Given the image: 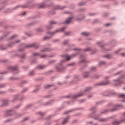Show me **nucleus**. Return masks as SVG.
Returning a JSON list of instances; mask_svg holds the SVG:
<instances>
[{"instance_id": "1", "label": "nucleus", "mask_w": 125, "mask_h": 125, "mask_svg": "<svg viewBox=\"0 0 125 125\" xmlns=\"http://www.w3.org/2000/svg\"><path fill=\"white\" fill-rule=\"evenodd\" d=\"M65 30V27H62L61 29H57L54 32L50 34L51 36H53V34H55L56 33H59V32H62V31H64Z\"/></svg>"}, {"instance_id": "2", "label": "nucleus", "mask_w": 125, "mask_h": 125, "mask_svg": "<svg viewBox=\"0 0 125 125\" xmlns=\"http://www.w3.org/2000/svg\"><path fill=\"white\" fill-rule=\"evenodd\" d=\"M72 20H73V18H69L67 19L65 21V24H69L71 23V22H72Z\"/></svg>"}, {"instance_id": "3", "label": "nucleus", "mask_w": 125, "mask_h": 125, "mask_svg": "<svg viewBox=\"0 0 125 125\" xmlns=\"http://www.w3.org/2000/svg\"><path fill=\"white\" fill-rule=\"evenodd\" d=\"M16 70H17V68L16 67L11 66L9 67V72H11V71H16Z\"/></svg>"}, {"instance_id": "4", "label": "nucleus", "mask_w": 125, "mask_h": 125, "mask_svg": "<svg viewBox=\"0 0 125 125\" xmlns=\"http://www.w3.org/2000/svg\"><path fill=\"white\" fill-rule=\"evenodd\" d=\"M32 46H34V47H35V48H37L38 47V44L35 43V44H31L29 46H27V47H32Z\"/></svg>"}, {"instance_id": "5", "label": "nucleus", "mask_w": 125, "mask_h": 125, "mask_svg": "<svg viewBox=\"0 0 125 125\" xmlns=\"http://www.w3.org/2000/svg\"><path fill=\"white\" fill-rule=\"evenodd\" d=\"M89 76V73L88 72H84L83 73V77L84 78H87Z\"/></svg>"}, {"instance_id": "6", "label": "nucleus", "mask_w": 125, "mask_h": 125, "mask_svg": "<svg viewBox=\"0 0 125 125\" xmlns=\"http://www.w3.org/2000/svg\"><path fill=\"white\" fill-rule=\"evenodd\" d=\"M69 119V117H67V118L65 119L62 122V125H65L67 122H68V119Z\"/></svg>"}, {"instance_id": "7", "label": "nucleus", "mask_w": 125, "mask_h": 125, "mask_svg": "<svg viewBox=\"0 0 125 125\" xmlns=\"http://www.w3.org/2000/svg\"><path fill=\"white\" fill-rule=\"evenodd\" d=\"M123 78L124 77H121L119 78V79L117 80V83H122V81H123Z\"/></svg>"}, {"instance_id": "8", "label": "nucleus", "mask_w": 125, "mask_h": 125, "mask_svg": "<svg viewBox=\"0 0 125 125\" xmlns=\"http://www.w3.org/2000/svg\"><path fill=\"white\" fill-rule=\"evenodd\" d=\"M82 36H88L89 35V33L87 32H83L82 33Z\"/></svg>"}, {"instance_id": "9", "label": "nucleus", "mask_w": 125, "mask_h": 125, "mask_svg": "<svg viewBox=\"0 0 125 125\" xmlns=\"http://www.w3.org/2000/svg\"><path fill=\"white\" fill-rule=\"evenodd\" d=\"M53 24H57V22L54 21H50V24L52 25Z\"/></svg>"}, {"instance_id": "10", "label": "nucleus", "mask_w": 125, "mask_h": 125, "mask_svg": "<svg viewBox=\"0 0 125 125\" xmlns=\"http://www.w3.org/2000/svg\"><path fill=\"white\" fill-rule=\"evenodd\" d=\"M38 68L39 69H43V68H44V66H42V65H39V66H38Z\"/></svg>"}, {"instance_id": "11", "label": "nucleus", "mask_w": 125, "mask_h": 125, "mask_svg": "<svg viewBox=\"0 0 125 125\" xmlns=\"http://www.w3.org/2000/svg\"><path fill=\"white\" fill-rule=\"evenodd\" d=\"M83 93L79 94L78 95L75 97V98H77V97H79L80 96H83Z\"/></svg>"}, {"instance_id": "12", "label": "nucleus", "mask_w": 125, "mask_h": 125, "mask_svg": "<svg viewBox=\"0 0 125 125\" xmlns=\"http://www.w3.org/2000/svg\"><path fill=\"white\" fill-rule=\"evenodd\" d=\"M66 58L67 59V61H69V60H70V59H71V56H66Z\"/></svg>"}, {"instance_id": "13", "label": "nucleus", "mask_w": 125, "mask_h": 125, "mask_svg": "<svg viewBox=\"0 0 125 125\" xmlns=\"http://www.w3.org/2000/svg\"><path fill=\"white\" fill-rule=\"evenodd\" d=\"M29 75L30 76H33V75H35V73L34 72V71H31Z\"/></svg>"}, {"instance_id": "14", "label": "nucleus", "mask_w": 125, "mask_h": 125, "mask_svg": "<svg viewBox=\"0 0 125 125\" xmlns=\"http://www.w3.org/2000/svg\"><path fill=\"white\" fill-rule=\"evenodd\" d=\"M37 32H42V29H41V28H39V29H37Z\"/></svg>"}, {"instance_id": "15", "label": "nucleus", "mask_w": 125, "mask_h": 125, "mask_svg": "<svg viewBox=\"0 0 125 125\" xmlns=\"http://www.w3.org/2000/svg\"><path fill=\"white\" fill-rule=\"evenodd\" d=\"M40 7L41 8H43V7H44V4H41V5H40Z\"/></svg>"}, {"instance_id": "16", "label": "nucleus", "mask_w": 125, "mask_h": 125, "mask_svg": "<svg viewBox=\"0 0 125 125\" xmlns=\"http://www.w3.org/2000/svg\"><path fill=\"white\" fill-rule=\"evenodd\" d=\"M91 89V88H90V87H88V88H87L85 90V91H88V90H90Z\"/></svg>"}, {"instance_id": "17", "label": "nucleus", "mask_w": 125, "mask_h": 125, "mask_svg": "<svg viewBox=\"0 0 125 125\" xmlns=\"http://www.w3.org/2000/svg\"><path fill=\"white\" fill-rule=\"evenodd\" d=\"M90 50V48H87L85 49V51H89Z\"/></svg>"}, {"instance_id": "18", "label": "nucleus", "mask_w": 125, "mask_h": 125, "mask_svg": "<svg viewBox=\"0 0 125 125\" xmlns=\"http://www.w3.org/2000/svg\"><path fill=\"white\" fill-rule=\"evenodd\" d=\"M120 97H122V98L125 99V96L124 94L120 95Z\"/></svg>"}, {"instance_id": "19", "label": "nucleus", "mask_w": 125, "mask_h": 125, "mask_svg": "<svg viewBox=\"0 0 125 125\" xmlns=\"http://www.w3.org/2000/svg\"><path fill=\"white\" fill-rule=\"evenodd\" d=\"M119 124H120V122L118 121H115L114 122V125H119Z\"/></svg>"}, {"instance_id": "20", "label": "nucleus", "mask_w": 125, "mask_h": 125, "mask_svg": "<svg viewBox=\"0 0 125 125\" xmlns=\"http://www.w3.org/2000/svg\"><path fill=\"white\" fill-rule=\"evenodd\" d=\"M69 42L68 41H65L63 42L64 44H67V43Z\"/></svg>"}, {"instance_id": "21", "label": "nucleus", "mask_w": 125, "mask_h": 125, "mask_svg": "<svg viewBox=\"0 0 125 125\" xmlns=\"http://www.w3.org/2000/svg\"><path fill=\"white\" fill-rule=\"evenodd\" d=\"M34 56H37V55H39V53H33Z\"/></svg>"}, {"instance_id": "22", "label": "nucleus", "mask_w": 125, "mask_h": 125, "mask_svg": "<svg viewBox=\"0 0 125 125\" xmlns=\"http://www.w3.org/2000/svg\"><path fill=\"white\" fill-rule=\"evenodd\" d=\"M21 58H22V59H24V58H25V55H22L21 56Z\"/></svg>"}, {"instance_id": "23", "label": "nucleus", "mask_w": 125, "mask_h": 125, "mask_svg": "<svg viewBox=\"0 0 125 125\" xmlns=\"http://www.w3.org/2000/svg\"><path fill=\"white\" fill-rule=\"evenodd\" d=\"M96 68L95 67H91V71H94L95 70Z\"/></svg>"}, {"instance_id": "24", "label": "nucleus", "mask_w": 125, "mask_h": 125, "mask_svg": "<svg viewBox=\"0 0 125 125\" xmlns=\"http://www.w3.org/2000/svg\"><path fill=\"white\" fill-rule=\"evenodd\" d=\"M8 102L7 101H6L5 102L4 105H7V104H8Z\"/></svg>"}, {"instance_id": "25", "label": "nucleus", "mask_w": 125, "mask_h": 125, "mask_svg": "<svg viewBox=\"0 0 125 125\" xmlns=\"http://www.w3.org/2000/svg\"><path fill=\"white\" fill-rule=\"evenodd\" d=\"M16 37V35H14L12 36L11 39H14V38H15Z\"/></svg>"}, {"instance_id": "26", "label": "nucleus", "mask_w": 125, "mask_h": 125, "mask_svg": "<svg viewBox=\"0 0 125 125\" xmlns=\"http://www.w3.org/2000/svg\"><path fill=\"white\" fill-rule=\"evenodd\" d=\"M109 25H111L110 23H106L105 24V26H109Z\"/></svg>"}, {"instance_id": "27", "label": "nucleus", "mask_w": 125, "mask_h": 125, "mask_svg": "<svg viewBox=\"0 0 125 125\" xmlns=\"http://www.w3.org/2000/svg\"><path fill=\"white\" fill-rule=\"evenodd\" d=\"M47 39H50V37H44V40H47Z\"/></svg>"}, {"instance_id": "28", "label": "nucleus", "mask_w": 125, "mask_h": 125, "mask_svg": "<svg viewBox=\"0 0 125 125\" xmlns=\"http://www.w3.org/2000/svg\"><path fill=\"white\" fill-rule=\"evenodd\" d=\"M108 83H109V82H107L106 83H103V84L106 85V84H108Z\"/></svg>"}, {"instance_id": "29", "label": "nucleus", "mask_w": 125, "mask_h": 125, "mask_svg": "<svg viewBox=\"0 0 125 125\" xmlns=\"http://www.w3.org/2000/svg\"><path fill=\"white\" fill-rule=\"evenodd\" d=\"M46 56V55H42V58H44V57H45Z\"/></svg>"}, {"instance_id": "30", "label": "nucleus", "mask_w": 125, "mask_h": 125, "mask_svg": "<svg viewBox=\"0 0 125 125\" xmlns=\"http://www.w3.org/2000/svg\"><path fill=\"white\" fill-rule=\"evenodd\" d=\"M49 51L48 49H46V50H42V51Z\"/></svg>"}, {"instance_id": "31", "label": "nucleus", "mask_w": 125, "mask_h": 125, "mask_svg": "<svg viewBox=\"0 0 125 125\" xmlns=\"http://www.w3.org/2000/svg\"><path fill=\"white\" fill-rule=\"evenodd\" d=\"M66 35H67V36H69V35H70V32H67L66 33Z\"/></svg>"}, {"instance_id": "32", "label": "nucleus", "mask_w": 125, "mask_h": 125, "mask_svg": "<svg viewBox=\"0 0 125 125\" xmlns=\"http://www.w3.org/2000/svg\"><path fill=\"white\" fill-rule=\"evenodd\" d=\"M99 77L98 75H97L96 77H95V79H98Z\"/></svg>"}, {"instance_id": "33", "label": "nucleus", "mask_w": 125, "mask_h": 125, "mask_svg": "<svg viewBox=\"0 0 125 125\" xmlns=\"http://www.w3.org/2000/svg\"><path fill=\"white\" fill-rule=\"evenodd\" d=\"M105 121V119H102L100 120L101 122H104Z\"/></svg>"}, {"instance_id": "34", "label": "nucleus", "mask_w": 125, "mask_h": 125, "mask_svg": "<svg viewBox=\"0 0 125 125\" xmlns=\"http://www.w3.org/2000/svg\"><path fill=\"white\" fill-rule=\"evenodd\" d=\"M69 112H71V111H67V112H65L64 113V114H68V113H69Z\"/></svg>"}, {"instance_id": "35", "label": "nucleus", "mask_w": 125, "mask_h": 125, "mask_svg": "<svg viewBox=\"0 0 125 125\" xmlns=\"http://www.w3.org/2000/svg\"><path fill=\"white\" fill-rule=\"evenodd\" d=\"M26 14V12H23V13L22 14L23 15H25Z\"/></svg>"}, {"instance_id": "36", "label": "nucleus", "mask_w": 125, "mask_h": 125, "mask_svg": "<svg viewBox=\"0 0 125 125\" xmlns=\"http://www.w3.org/2000/svg\"><path fill=\"white\" fill-rule=\"evenodd\" d=\"M27 120H28V118H25L24 119V121H27Z\"/></svg>"}, {"instance_id": "37", "label": "nucleus", "mask_w": 125, "mask_h": 125, "mask_svg": "<svg viewBox=\"0 0 125 125\" xmlns=\"http://www.w3.org/2000/svg\"><path fill=\"white\" fill-rule=\"evenodd\" d=\"M47 86L48 87H49L51 86V85H47Z\"/></svg>"}, {"instance_id": "38", "label": "nucleus", "mask_w": 125, "mask_h": 125, "mask_svg": "<svg viewBox=\"0 0 125 125\" xmlns=\"http://www.w3.org/2000/svg\"><path fill=\"white\" fill-rule=\"evenodd\" d=\"M122 55L123 56H125V53L122 54Z\"/></svg>"}, {"instance_id": "39", "label": "nucleus", "mask_w": 125, "mask_h": 125, "mask_svg": "<svg viewBox=\"0 0 125 125\" xmlns=\"http://www.w3.org/2000/svg\"><path fill=\"white\" fill-rule=\"evenodd\" d=\"M82 19H83V18L82 19H78V20H82Z\"/></svg>"}, {"instance_id": "40", "label": "nucleus", "mask_w": 125, "mask_h": 125, "mask_svg": "<svg viewBox=\"0 0 125 125\" xmlns=\"http://www.w3.org/2000/svg\"><path fill=\"white\" fill-rule=\"evenodd\" d=\"M20 42V41H16V42L17 43V42Z\"/></svg>"}, {"instance_id": "41", "label": "nucleus", "mask_w": 125, "mask_h": 125, "mask_svg": "<svg viewBox=\"0 0 125 125\" xmlns=\"http://www.w3.org/2000/svg\"><path fill=\"white\" fill-rule=\"evenodd\" d=\"M120 72H118V73L116 74V75H119V74H120Z\"/></svg>"}, {"instance_id": "42", "label": "nucleus", "mask_w": 125, "mask_h": 125, "mask_svg": "<svg viewBox=\"0 0 125 125\" xmlns=\"http://www.w3.org/2000/svg\"><path fill=\"white\" fill-rule=\"evenodd\" d=\"M51 27H48V29H51Z\"/></svg>"}, {"instance_id": "43", "label": "nucleus", "mask_w": 125, "mask_h": 125, "mask_svg": "<svg viewBox=\"0 0 125 125\" xmlns=\"http://www.w3.org/2000/svg\"><path fill=\"white\" fill-rule=\"evenodd\" d=\"M24 90L25 91L27 90V89L26 88L24 89Z\"/></svg>"}, {"instance_id": "44", "label": "nucleus", "mask_w": 125, "mask_h": 125, "mask_svg": "<svg viewBox=\"0 0 125 125\" xmlns=\"http://www.w3.org/2000/svg\"><path fill=\"white\" fill-rule=\"evenodd\" d=\"M58 8L59 9V8H60V7L59 6H58Z\"/></svg>"}, {"instance_id": "45", "label": "nucleus", "mask_w": 125, "mask_h": 125, "mask_svg": "<svg viewBox=\"0 0 125 125\" xmlns=\"http://www.w3.org/2000/svg\"><path fill=\"white\" fill-rule=\"evenodd\" d=\"M117 107H120V105H117Z\"/></svg>"}, {"instance_id": "46", "label": "nucleus", "mask_w": 125, "mask_h": 125, "mask_svg": "<svg viewBox=\"0 0 125 125\" xmlns=\"http://www.w3.org/2000/svg\"><path fill=\"white\" fill-rule=\"evenodd\" d=\"M40 114H41V115H43V114H42V113H40Z\"/></svg>"}, {"instance_id": "47", "label": "nucleus", "mask_w": 125, "mask_h": 125, "mask_svg": "<svg viewBox=\"0 0 125 125\" xmlns=\"http://www.w3.org/2000/svg\"><path fill=\"white\" fill-rule=\"evenodd\" d=\"M103 63H104V62H102V64H103Z\"/></svg>"}, {"instance_id": "48", "label": "nucleus", "mask_w": 125, "mask_h": 125, "mask_svg": "<svg viewBox=\"0 0 125 125\" xmlns=\"http://www.w3.org/2000/svg\"><path fill=\"white\" fill-rule=\"evenodd\" d=\"M24 83H26V82H24Z\"/></svg>"}, {"instance_id": "49", "label": "nucleus", "mask_w": 125, "mask_h": 125, "mask_svg": "<svg viewBox=\"0 0 125 125\" xmlns=\"http://www.w3.org/2000/svg\"><path fill=\"white\" fill-rule=\"evenodd\" d=\"M114 110H118V109H115Z\"/></svg>"}, {"instance_id": "50", "label": "nucleus", "mask_w": 125, "mask_h": 125, "mask_svg": "<svg viewBox=\"0 0 125 125\" xmlns=\"http://www.w3.org/2000/svg\"><path fill=\"white\" fill-rule=\"evenodd\" d=\"M57 41H58V40H56V41H55V42H57Z\"/></svg>"}, {"instance_id": "51", "label": "nucleus", "mask_w": 125, "mask_h": 125, "mask_svg": "<svg viewBox=\"0 0 125 125\" xmlns=\"http://www.w3.org/2000/svg\"><path fill=\"white\" fill-rule=\"evenodd\" d=\"M20 51H21V49L20 50Z\"/></svg>"}, {"instance_id": "52", "label": "nucleus", "mask_w": 125, "mask_h": 125, "mask_svg": "<svg viewBox=\"0 0 125 125\" xmlns=\"http://www.w3.org/2000/svg\"><path fill=\"white\" fill-rule=\"evenodd\" d=\"M9 112H7V114H9Z\"/></svg>"}, {"instance_id": "53", "label": "nucleus", "mask_w": 125, "mask_h": 125, "mask_svg": "<svg viewBox=\"0 0 125 125\" xmlns=\"http://www.w3.org/2000/svg\"><path fill=\"white\" fill-rule=\"evenodd\" d=\"M124 89H125V88H124Z\"/></svg>"}, {"instance_id": "54", "label": "nucleus", "mask_w": 125, "mask_h": 125, "mask_svg": "<svg viewBox=\"0 0 125 125\" xmlns=\"http://www.w3.org/2000/svg\"><path fill=\"white\" fill-rule=\"evenodd\" d=\"M82 62H83V61H82Z\"/></svg>"}]
</instances>
